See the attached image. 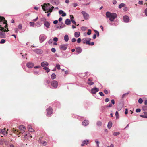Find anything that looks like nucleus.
<instances>
[{"label":"nucleus","instance_id":"nucleus-1","mask_svg":"<svg viewBox=\"0 0 147 147\" xmlns=\"http://www.w3.org/2000/svg\"><path fill=\"white\" fill-rule=\"evenodd\" d=\"M4 27L6 28L7 27V21L4 17L0 16V30H3Z\"/></svg>","mask_w":147,"mask_h":147},{"label":"nucleus","instance_id":"nucleus-2","mask_svg":"<svg viewBox=\"0 0 147 147\" xmlns=\"http://www.w3.org/2000/svg\"><path fill=\"white\" fill-rule=\"evenodd\" d=\"M106 16L109 18V20L111 22L113 21L117 17V14L115 13H111L109 12H107L106 13Z\"/></svg>","mask_w":147,"mask_h":147},{"label":"nucleus","instance_id":"nucleus-3","mask_svg":"<svg viewBox=\"0 0 147 147\" xmlns=\"http://www.w3.org/2000/svg\"><path fill=\"white\" fill-rule=\"evenodd\" d=\"M47 37L44 34L40 35L39 36V42L40 43H42L47 38Z\"/></svg>","mask_w":147,"mask_h":147},{"label":"nucleus","instance_id":"nucleus-4","mask_svg":"<svg viewBox=\"0 0 147 147\" xmlns=\"http://www.w3.org/2000/svg\"><path fill=\"white\" fill-rule=\"evenodd\" d=\"M51 85L52 87L51 88L52 89H56L57 87L58 83L57 82L56 80H53L51 82Z\"/></svg>","mask_w":147,"mask_h":147},{"label":"nucleus","instance_id":"nucleus-5","mask_svg":"<svg viewBox=\"0 0 147 147\" xmlns=\"http://www.w3.org/2000/svg\"><path fill=\"white\" fill-rule=\"evenodd\" d=\"M47 110V116H50L53 113V109L51 107H49V108L46 109Z\"/></svg>","mask_w":147,"mask_h":147},{"label":"nucleus","instance_id":"nucleus-6","mask_svg":"<svg viewBox=\"0 0 147 147\" xmlns=\"http://www.w3.org/2000/svg\"><path fill=\"white\" fill-rule=\"evenodd\" d=\"M91 40V38H86L83 39L82 41L84 44L86 43L87 45L89 44V42Z\"/></svg>","mask_w":147,"mask_h":147},{"label":"nucleus","instance_id":"nucleus-7","mask_svg":"<svg viewBox=\"0 0 147 147\" xmlns=\"http://www.w3.org/2000/svg\"><path fill=\"white\" fill-rule=\"evenodd\" d=\"M81 13L83 15L84 18L85 20H88L89 18V15L84 11H82Z\"/></svg>","mask_w":147,"mask_h":147},{"label":"nucleus","instance_id":"nucleus-8","mask_svg":"<svg viewBox=\"0 0 147 147\" xmlns=\"http://www.w3.org/2000/svg\"><path fill=\"white\" fill-rule=\"evenodd\" d=\"M7 30L6 29H5L1 32L0 31V36H1L2 38H5V32L9 31V30L7 28Z\"/></svg>","mask_w":147,"mask_h":147},{"label":"nucleus","instance_id":"nucleus-9","mask_svg":"<svg viewBox=\"0 0 147 147\" xmlns=\"http://www.w3.org/2000/svg\"><path fill=\"white\" fill-rule=\"evenodd\" d=\"M99 91V88L96 87L91 89V92L92 94H95L97 92Z\"/></svg>","mask_w":147,"mask_h":147},{"label":"nucleus","instance_id":"nucleus-10","mask_svg":"<svg viewBox=\"0 0 147 147\" xmlns=\"http://www.w3.org/2000/svg\"><path fill=\"white\" fill-rule=\"evenodd\" d=\"M34 65L33 63L31 62H28L26 64L27 67L29 68H32L34 66Z\"/></svg>","mask_w":147,"mask_h":147},{"label":"nucleus","instance_id":"nucleus-11","mask_svg":"<svg viewBox=\"0 0 147 147\" xmlns=\"http://www.w3.org/2000/svg\"><path fill=\"white\" fill-rule=\"evenodd\" d=\"M67 44L62 45H60V48L61 49H62L63 50H65L67 49Z\"/></svg>","mask_w":147,"mask_h":147},{"label":"nucleus","instance_id":"nucleus-12","mask_svg":"<svg viewBox=\"0 0 147 147\" xmlns=\"http://www.w3.org/2000/svg\"><path fill=\"white\" fill-rule=\"evenodd\" d=\"M123 20L125 22H128L129 20V17L127 16H125L123 17Z\"/></svg>","mask_w":147,"mask_h":147},{"label":"nucleus","instance_id":"nucleus-13","mask_svg":"<svg viewBox=\"0 0 147 147\" xmlns=\"http://www.w3.org/2000/svg\"><path fill=\"white\" fill-rule=\"evenodd\" d=\"M89 123V121L88 120H84L82 123V124L84 126L88 125Z\"/></svg>","mask_w":147,"mask_h":147},{"label":"nucleus","instance_id":"nucleus-14","mask_svg":"<svg viewBox=\"0 0 147 147\" xmlns=\"http://www.w3.org/2000/svg\"><path fill=\"white\" fill-rule=\"evenodd\" d=\"M49 65L48 63L46 61H43L41 63V66L44 67H46L47 66Z\"/></svg>","mask_w":147,"mask_h":147},{"label":"nucleus","instance_id":"nucleus-15","mask_svg":"<svg viewBox=\"0 0 147 147\" xmlns=\"http://www.w3.org/2000/svg\"><path fill=\"white\" fill-rule=\"evenodd\" d=\"M89 142V140H85L83 141L82 142V143L81 144V146H83L85 144L87 145L88 144Z\"/></svg>","mask_w":147,"mask_h":147},{"label":"nucleus","instance_id":"nucleus-16","mask_svg":"<svg viewBox=\"0 0 147 147\" xmlns=\"http://www.w3.org/2000/svg\"><path fill=\"white\" fill-rule=\"evenodd\" d=\"M42 7L43 10L45 11V13H47V12H48V11H47V8H48V7H48V6H46L45 5H43L42 6Z\"/></svg>","mask_w":147,"mask_h":147},{"label":"nucleus","instance_id":"nucleus-17","mask_svg":"<svg viewBox=\"0 0 147 147\" xmlns=\"http://www.w3.org/2000/svg\"><path fill=\"white\" fill-rule=\"evenodd\" d=\"M51 3L53 4L58 5L59 4V2L58 0H53L51 1Z\"/></svg>","mask_w":147,"mask_h":147},{"label":"nucleus","instance_id":"nucleus-18","mask_svg":"<svg viewBox=\"0 0 147 147\" xmlns=\"http://www.w3.org/2000/svg\"><path fill=\"white\" fill-rule=\"evenodd\" d=\"M59 13V14H62V16L63 17H64L66 15V13L62 10H60Z\"/></svg>","mask_w":147,"mask_h":147},{"label":"nucleus","instance_id":"nucleus-19","mask_svg":"<svg viewBox=\"0 0 147 147\" xmlns=\"http://www.w3.org/2000/svg\"><path fill=\"white\" fill-rule=\"evenodd\" d=\"M44 26L47 28L49 27L50 26V23L48 21H45L44 23Z\"/></svg>","mask_w":147,"mask_h":147},{"label":"nucleus","instance_id":"nucleus-20","mask_svg":"<svg viewBox=\"0 0 147 147\" xmlns=\"http://www.w3.org/2000/svg\"><path fill=\"white\" fill-rule=\"evenodd\" d=\"M38 142L40 143H42V145L44 146H46L47 144V142L46 141H42L41 139L40 138Z\"/></svg>","mask_w":147,"mask_h":147},{"label":"nucleus","instance_id":"nucleus-21","mask_svg":"<svg viewBox=\"0 0 147 147\" xmlns=\"http://www.w3.org/2000/svg\"><path fill=\"white\" fill-rule=\"evenodd\" d=\"M82 51V49L80 47H78L76 49V51L78 54L80 53Z\"/></svg>","mask_w":147,"mask_h":147},{"label":"nucleus","instance_id":"nucleus-22","mask_svg":"<svg viewBox=\"0 0 147 147\" xmlns=\"http://www.w3.org/2000/svg\"><path fill=\"white\" fill-rule=\"evenodd\" d=\"M19 128L20 130H22L23 131H25L26 129L25 127L23 125L20 126Z\"/></svg>","mask_w":147,"mask_h":147},{"label":"nucleus","instance_id":"nucleus-23","mask_svg":"<svg viewBox=\"0 0 147 147\" xmlns=\"http://www.w3.org/2000/svg\"><path fill=\"white\" fill-rule=\"evenodd\" d=\"M88 81L87 82V83L89 85H92L94 84V83L93 82H91V80L90 78H89L88 79Z\"/></svg>","mask_w":147,"mask_h":147},{"label":"nucleus","instance_id":"nucleus-24","mask_svg":"<svg viewBox=\"0 0 147 147\" xmlns=\"http://www.w3.org/2000/svg\"><path fill=\"white\" fill-rule=\"evenodd\" d=\"M112 126V123L111 121H109L107 125V127L108 128L110 129L111 128Z\"/></svg>","mask_w":147,"mask_h":147},{"label":"nucleus","instance_id":"nucleus-25","mask_svg":"<svg viewBox=\"0 0 147 147\" xmlns=\"http://www.w3.org/2000/svg\"><path fill=\"white\" fill-rule=\"evenodd\" d=\"M65 23L67 25H69L71 24V21L69 19H67L66 20Z\"/></svg>","mask_w":147,"mask_h":147},{"label":"nucleus","instance_id":"nucleus-26","mask_svg":"<svg viewBox=\"0 0 147 147\" xmlns=\"http://www.w3.org/2000/svg\"><path fill=\"white\" fill-rule=\"evenodd\" d=\"M80 32H75L74 33V36L76 38H78L80 36Z\"/></svg>","mask_w":147,"mask_h":147},{"label":"nucleus","instance_id":"nucleus-27","mask_svg":"<svg viewBox=\"0 0 147 147\" xmlns=\"http://www.w3.org/2000/svg\"><path fill=\"white\" fill-rule=\"evenodd\" d=\"M64 40L65 42H67L69 40V37L66 34L65 35L64 37Z\"/></svg>","mask_w":147,"mask_h":147},{"label":"nucleus","instance_id":"nucleus-28","mask_svg":"<svg viewBox=\"0 0 147 147\" xmlns=\"http://www.w3.org/2000/svg\"><path fill=\"white\" fill-rule=\"evenodd\" d=\"M96 125L98 127H100L102 125V122L100 121H98L96 123Z\"/></svg>","mask_w":147,"mask_h":147},{"label":"nucleus","instance_id":"nucleus-29","mask_svg":"<svg viewBox=\"0 0 147 147\" xmlns=\"http://www.w3.org/2000/svg\"><path fill=\"white\" fill-rule=\"evenodd\" d=\"M51 78L53 80L56 78V75L54 73H53L51 76Z\"/></svg>","mask_w":147,"mask_h":147},{"label":"nucleus","instance_id":"nucleus-30","mask_svg":"<svg viewBox=\"0 0 147 147\" xmlns=\"http://www.w3.org/2000/svg\"><path fill=\"white\" fill-rule=\"evenodd\" d=\"M125 4L123 3H121L119 5V8H121L122 7H125Z\"/></svg>","mask_w":147,"mask_h":147},{"label":"nucleus","instance_id":"nucleus-31","mask_svg":"<svg viewBox=\"0 0 147 147\" xmlns=\"http://www.w3.org/2000/svg\"><path fill=\"white\" fill-rule=\"evenodd\" d=\"M43 69L45 70L47 73L49 72L50 71V69L49 68L46 67H44Z\"/></svg>","mask_w":147,"mask_h":147},{"label":"nucleus","instance_id":"nucleus-32","mask_svg":"<svg viewBox=\"0 0 147 147\" xmlns=\"http://www.w3.org/2000/svg\"><path fill=\"white\" fill-rule=\"evenodd\" d=\"M61 25H61L60 26L59 29L63 28L64 27H65V24H63V22H62L61 23Z\"/></svg>","mask_w":147,"mask_h":147},{"label":"nucleus","instance_id":"nucleus-33","mask_svg":"<svg viewBox=\"0 0 147 147\" xmlns=\"http://www.w3.org/2000/svg\"><path fill=\"white\" fill-rule=\"evenodd\" d=\"M142 110L144 111H147V105L144 106L142 107Z\"/></svg>","mask_w":147,"mask_h":147},{"label":"nucleus","instance_id":"nucleus-34","mask_svg":"<svg viewBox=\"0 0 147 147\" xmlns=\"http://www.w3.org/2000/svg\"><path fill=\"white\" fill-rule=\"evenodd\" d=\"M50 82V81L49 80H46L45 81V85L49 84Z\"/></svg>","mask_w":147,"mask_h":147},{"label":"nucleus","instance_id":"nucleus-35","mask_svg":"<svg viewBox=\"0 0 147 147\" xmlns=\"http://www.w3.org/2000/svg\"><path fill=\"white\" fill-rule=\"evenodd\" d=\"M56 67L58 70H60V65L59 64H56Z\"/></svg>","mask_w":147,"mask_h":147},{"label":"nucleus","instance_id":"nucleus-36","mask_svg":"<svg viewBox=\"0 0 147 147\" xmlns=\"http://www.w3.org/2000/svg\"><path fill=\"white\" fill-rule=\"evenodd\" d=\"M115 116L117 119H118L119 118V113L118 111H116L115 112Z\"/></svg>","mask_w":147,"mask_h":147},{"label":"nucleus","instance_id":"nucleus-37","mask_svg":"<svg viewBox=\"0 0 147 147\" xmlns=\"http://www.w3.org/2000/svg\"><path fill=\"white\" fill-rule=\"evenodd\" d=\"M30 26L34 27V23L31 22L30 23Z\"/></svg>","mask_w":147,"mask_h":147},{"label":"nucleus","instance_id":"nucleus-38","mask_svg":"<svg viewBox=\"0 0 147 147\" xmlns=\"http://www.w3.org/2000/svg\"><path fill=\"white\" fill-rule=\"evenodd\" d=\"M120 134L119 132H114L113 133V135L115 136H117Z\"/></svg>","mask_w":147,"mask_h":147},{"label":"nucleus","instance_id":"nucleus-39","mask_svg":"<svg viewBox=\"0 0 147 147\" xmlns=\"http://www.w3.org/2000/svg\"><path fill=\"white\" fill-rule=\"evenodd\" d=\"M143 102V100L141 98H139L138 100V102L140 104L142 103Z\"/></svg>","mask_w":147,"mask_h":147},{"label":"nucleus","instance_id":"nucleus-40","mask_svg":"<svg viewBox=\"0 0 147 147\" xmlns=\"http://www.w3.org/2000/svg\"><path fill=\"white\" fill-rule=\"evenodd\" d=\"M22 28V24H20L18 26V28L20 30H21Z\"/></svg>","mask_w":147,"mask_h":147},{"label":"nucleus","instance_id":"nucleus-41","mask_svg":"<svg viewBox=\"0 0 147 147\" xmlns=\"http://www.w3.org/2000/svg\"><path fill=\"white\" fill-rule=\"evenodd\" d=\"M88 32L87 33V34L88 35H90L91 34V30L90 29H88Z\"/></svg>","mask_w":147,"mask_h":147},{"label":"nucleus","instance_id":"nucleus-42","mask_svg":"<svg viewBox=\"0 0 147 147\" xmlns=\"http://www.w3.org/2000/svg\"><path fill=\"white\" fill-rule=\"evenodd\" d=\"M5 41L4 39H2L1 40L0 43L1 44H3L5 43Z\"/></svg>","mask_w":147,"mask_h":147},{"label":"nucleus","instance_id":"nucleus-43","mask_svg":"<svg viewBox=\"0 0 147 147\" xmlns=\"http://www.w3.org/2000/svg\"><path fill=\"white\" fill-rule=\"evenodd\" d=\"M42 52V51L40 49H37L36 51V52L38 53H41Z\"/></svg>","mask_w":147,"mask_h":147},{"label":"nucleus","instance_id":"nucleus-44","mask_svg":"<svg viewBox=\"0 0 147 147\" xmlns=\"http://www.w3.org/2000/svg\"><path fill=\"white\" fill-rule=\"evenodd\" d=\"M15 32L16 34L18 33V29L17 28H15L14 29Z\"/></svg>","mask_w":147,"mask_h":147},{"label":"nucleus","instance_id":"nucleus-45","mask_svg":"<svg viewBox=\"0 0 147 147\" xmlns=\"http://www.w3.org/2000/svg\"><path fill=\"white\" fill-rule=\"evenodd\" d=\"M5 129H3V131H2V133L4 135H7V131H5Z\"/></svg>","mask_w":147,"mask_h":147},{"label":"nucleus","instance_id":"nucleus-46","mask_svg":"<svg viewBox=\"0 0 147 147\" xmlns=\"http://www.w3.org/2000/svg\"><path fill=\"white\" fill-rule=\"evenodd\" d=\"M28 131L31 132H33L34 131V130L32 128H31L30 129H29Z\"/></svg>","mask_w":147,"mask_h":147},{"label":"nucleus","instance_id":"nucleus-47","mask_svg":"<svg viewBox=\"0 0 147 147\" xmlns=\"http://www.w3.org/2000/svg\"><path fill=\"white\" fill-rule=\"evenodd\" d=\"M51 51L53 53H55L56 51V49L55 48H52L51 49Z\"/></svg>","mask_w":147,"mask_h":147},{"label":"nucleus","instance_id":"nucleus-48","mask_svg":"<svg viewBox=\"0 0 147 147\" xmlns=\"http://www.w3.org/2000/svg\"><path fill=\"white\" fill-rule=\"evenodd\" d=\"M53 42V40L52 39H50L48 41V42L49 44H51Z\"/></svg>","mask_w":147,"mask_h":147},{"label":"nucleus","instance_id":"nucleus-49","mask_svg":"<svg viewBox=\"0 0 147 147\" xmlns=\"http://www.w3.org/2000/svg\"><path fill=\"white\" fill-rule=\"evenodd\" d=\"M99 94L102 96H104V94L102 92H99Z\"/></svg>","mask_w":147,"mask_h":147},{"label":"nucleus","instance_id":"nucleus-50","mask_svg":"<svg viewBox=\"0 0 147 147\" xmlns=\"http://www.w3.org/2000/svg\"><path fill=\"white\" fill-rule=\"evenodd\" d=\"M141 111V109H140L138 108L136 109V112H140Z\"/></svg>","mask_w":147,"mask_h":147},{"label":"nucleus","instance_id":"nucleus-51","mask_svg":"<svg viewBox=\"0 0 147 147\" xmlns=\"http://www.w3.org/2000/svg\"><path fill=\"white\" fill-rule=\"evenodd\" d=\"M81 40V39L80 38H79L77 40V42L78 43H80V42Z\"/></svg>","mask_w":147,"mask_h":147},{"label":"nucleus","instance_id":"nucleus-52","mask_svg":"<svg viewBox=\"0 0 147 147\" xmlns=\"http://www.w3.org/2000/svg\"><path fill=\"white\" fill-rule=\"evenodd\" d=\"M71 21L72 22V23L75 25H76V22L74 20L71 19Z\"/></svg>","mask_w":147,"mask_h":147},{"label":"nucleus","instance_id":"nucleus-53","mask_svg":"<svg viewBox=\"0 0 147 147\" xmlns=\"http://www.w3.org/2000/svg\"><path fill=\"white\" fill-rule=\"evenodd\" d=\"M58 40V38L57 37H54L53 39V40L54 41H55V42L57 41Z\"/></svg>","mask_w":147,"mask_h":147},{"label":"nucleus","instance_id":"nucleus-54","mask_svg":"<svg viewBox=\"0 0 147 147\" xmlns=\"http://www.w3.org/2000/svg\"><path fill=\"white\" fill-rule=\"evenodd\" d=\"M140 117H142V118H147V115H140Z\"/></svg>","mask_w":147,"mask_h":147},{"label":"nucleus","instance_id":"nucleus-55","mask_svg":"<svg viewBox=\"0 0 147 147\" xmlns=\"http://www.w3.org/2000/svg\"><path fill=\"white\" fill-rule=\"evenodd\" d=\"M129 93H127L123 94L122 96V98H123L126 95H127Z\"/></svg>","mask_w":147,"mask_h":147},{"label":"nucleus","instance_id":"nucleus-56","mask_svg":"<svg viewBox=\"0 0 147 147\" xmlns=\"http://www.w3.org/2000/svg\"><path fill=\"white\" fill-rule=\"evenodd\" d=\"M104 92L105 94H107L108 93V90H107L105 89L104 90Z\"/></svg>","mask_w":147,"mask_h":147},{"label":"nucleus","instance_id":"nucleus-57","mask_svg":"<svg viewBox=\"0 0 147 147\" xmlns=\"http://www.w3.org/2000/svg\"><path fill=\"white\" fill-rule=\"evenodd\" d=\"M9 142L7 141H4V143L5 145H8V144Z\"/></svg>","mask_w":147,"mask_h":147},{"label":"nucleus","instance_id":"nucleus-58","mask_svg":"<svg viewBox=\"0 0 147 147\" xmlns=\"http://www.w3.org/2000/svg\"><path fill=\"white\" fill-rule=\"evenodd\" d=\"M37 26L38 27H39L41 26V24L39 22H37Z\"/></svg>","mask_w":147,"mask_h":147},{"label":"nucleus","instance_id":"nucleus-59","mask_svg":"<svg viewBox=\"0 0 147 147\" xmlns=\"http://www.w3.org/2000/svg\"><path fill=\"white\" fill-rule=\"evenodd\" d=\"M125 110V115L127 114H128V109H126Z\"/></svg>","mask_w":147,"mask_h":147},{"label":"nucleus","instance_id":"nucleus-60","mask_svg":"<svg viewBox=\"0 0 147 147\" xmlns=\"http://www.w3.org/2000/svg\"><path fill=\"white\" fill-rule=\"evenodd\" d=\"M34 74L37 75L38 74V71H34Z\"/></svg>","mask_w":147,"mask_h":147},{"label":"nucleus","instance_id":"nucleus-61","mask_svg":"<svg viewBox=\"0 0 147 147\" xmlns=\"http://www.w3.org/2000/svg\"><path fill=\"white\" fill-rule=\"evenodd\" d=\"M71 41L73 42H76V39L75 38H74L72 39Z\"/></svg>","mask_w":147,"mask_h":147},{"label":"nucleus","instance_id":"nucleus-62","mask_svg":"<svg viewBox=\"0 0 147 147\" xmlns=\"http://www.w3.org/2000/svg\"><path fill=\"white\" fill-rule=\"evenodd\" d=\"M58 22V21L57 20H55L53 22L54 24H56Z\"/></svg>","mask_w":147,"mask_h":147},{"label":"nucleus","instance_id":"nucleus-63","mask_svg":"<svg viewBox=\"0 0 147 147\" xmlns=\"http://www.w3.org/2000/svg\"><path fill=\"white\" fill-rule=\"evenodd\" d=\"M138 3L140 5H142L143 4V1H139Z\"/></svg>","mask_w":147,"mask_h":147},{"label":"nucleus","instance_id":"nucleus-64","mask_svg":"<svg viewBox=\"0 0 147 147\" xmlns=\"http://www.w3.org/2000/svg\"><path fill=\"white\" fill-rule=\"evenodd\" d=\"M144 12H145V15L146 16H147V8H146L145 9V10L144 11Z\"/></svg>","mask_w":147,"mask_h":147}]
</instances>
